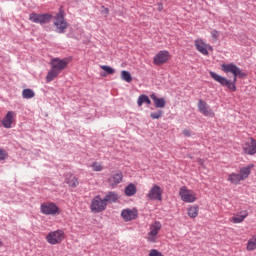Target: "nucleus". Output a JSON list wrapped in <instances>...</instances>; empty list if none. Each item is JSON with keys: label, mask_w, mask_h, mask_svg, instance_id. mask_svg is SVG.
Instances as JSON below:
<instances>
[{"label": "nucleus", "mask_w": 256, "mask_h": 256, "mask_svg": "<svg viewBox=\"0 0 256 256\" xmlns=\"http://www.w3.org/2000/svg\"><path fill=\"white\" fill-rule=\"evenodd\" d=\"M221 69L224 73H232V75H234L233 82L213 71L209 72L210 77H212L216 81V83H219L220 85H222V87H227L229 91L234 93L235 91H237V86L235 85V83H237V77L243 79V77H247V74L233 63L222 64Z\"/></svg>", "instance_id": "1"}, {"label": "nucleus", "mask_w": 256, "mask_h": 256, "mask_svg": "<svg viewBox=\"0 0 256 256\" xmlns=\"http://www.w3.org/2000/svg\"><path fill=\"white\" fill-rule=\"evenodd\" d=\"M163 225H161V222L154 221L149 225V230L146 235V241L148 243H157L159 241V231H161Z\"/></svg>", "instance_id": "2"}, {"label": "nucleus", "mask_w": 256, "mask_h": 256, "mask_svg": "<svg viewBox=\"0 0 256 256\" xmlns=\"http://www.w3.org/2000/svg\"><path fill=\"white\" fill-rule=\"evenodd\" d=\"M46 241L50 245H59L65 241V232L63 230L49 232L46 235Z\"/></svg>", "instance_id": "3"}, {"label": "nucleus", "mask_w": 256, "mask_h": 256, "mask_svg": "<svg viewBox=\"0 0 256 256\" xmlns=\"http://www.w3.org/2000/svg\"><path fill=\"white\" fill-rule=\"evenodd\" d=\"M179 196L184 203H195L197 201V193L188 189L186 186H182L179 190Z\"/></svg>", "instance_id": "4"}, {"label": "nucleus", "mask_w": 256, "mask_h": 256, "mask_svg": "<svg viewBox=\"0 0 256 256\" xmlns=\"http://www.w3.org/2000/svg\"><path fill=\"white\" fill-rule=\"evenodd\" d=\"M54 25L56 27L57 33H65V29L69 27L65 21V11H63V8H60L59 13L56 15Z\"/></svg>", "instance_id": "5"}, {"label": "nucleus", "mask_w": 256, "mask_h": 256, "mask_svg": "<svg viewBox=\"0 0 256 256\" xmlns=\"http://www.w3.org/2000/svg\"><path fill=\"white\" fill-rule=\"evenodd\" d=\"M90 209L92 213H102V211L107 209V203L105 202V199H102L101 196L98 195L91 201Z\"/></svg>", "instance_id": "6"}, {"label": "nucleus", "mask_w": 256, "mask_h": 256, "mask_svg": "<svg viewBox=\"0 0 256 256\" xmlns=\"http://www.w3.org/2000/svg\"><path fill=\"white\" fill-rule=\"evenodd\" d=\"M40 211L43 215H59V206L53 202H44L40 206Z\"/></svg>", "instance_id": "7"}, {"label": "nucleus", "mask_w": 256, "mask_h": 256, "mask_svg": "<svg viewBox=\"0 0 256 256\" xmlns=\"http://www.w3.org/2000/svg\"><path fill=\"white\" fill-rule=\"evenodd\" d=\"M52 19L53 16L51 14L32 13L29 15V20L32 21V23H39L40 25H45V23H49Z\"/></svg>", "instance_id": "8"}, {"label": "nucleus", "mask_w": 256, "mask_h": 256, "mask_svg": "<svg viewBox=\"0 0 256 256\" xmlns=\"http://www.w3.org/2000/svg\"><path fill=\"white\" fill-rule=\"evenodd\" d=\"M147 198L151 201H163V189L157 184L153 185L147 194Z\"/></svg>", "instance_id": "9"}, {"label": "nucleus", "mask_w": 256, "mask_h": 256, "mask_svg": "<svg viewBox=\"0 0 256 256\" xmlns=\"http://www.w3.org/2000/svg\"><path fill=\"white\" fill-rule=\"evenodd\" d=\"M194 45L196 50L201 53V55L209 56V51H213V47L211 45L205 43L202 39H196L194 41Z\"/></svg>", "instance_id": "10"}, {"label": "nucleus", "mask_w": 256, "mask_h": 256, "mask_svg": "<svg viewBox=\"0 0 256 256\" xmlns=\"http://www.w3.org/2000/svg\"><path fill=\"white\" fill-rule=\"evenodd\" d=\"M171 59V54H169V51L167 50H161L159 51L153 59L154 65H165L167 61Z\"/></svg>", "instance_id": "11"}, {"label": "nucleus", "mask_w": 256, "mask_h": 256, "mask_svg": "<svg viewBox=\"0 0 256 256\" xmlns=\"http://www.w3.org/2000/svg\"><path fill=\"white\" fill-rule=\"evenodd\" d=\"M242 149L246 155H255L256 154V140L249 138L246 140L242 146Z\"/></svg>", "instance_id": "12"}, {"label": "nucleus", "mask_w": 256, "mask_h": 256, "mask_svg": "<svg viewBox=\"0 0 256 256\" xmlns=\"http://www.w3.org/2000/svg\"><path fill=\"white\" fill-rule=\"evenodd\" d=\"M139 215V212L135 208H126L122 210L121 217L125 222L133 221L135 220Z\"/></svg>", "instance_id": "13"}, {"label": "nucleus", "mask_w": 256, "mask_h": 256, "mask_svg": "<svg viewBox=\"0 0 256 256\" xmlns=\"http://www.w3.org/2000/svg\"><path fill=\"white\" fill-rule=\"evenodd\" d=\"M68 65L69 61H67V59L56 58L51 62V67L54 69V71H57L59 73H61V71H63L64 69H67Z\"/></svg>", "instance_id": "14"}, {"label": "nucleus", "mask_w": 256, "mask_h": 256, "mask_svg": "<svg viewBox=\"0 0 256 256\" xmlns=\"http://www.w3.org/2000/svg\"><path fill=\"white\" fill-rule=\"evenodd\" d=\"M17 114H15L14 111H8L5 117L2 120V125L5 129H11L13 127V123L15 121V117Z\"/></svg>", "instance_id": "15"}, {"label": "nucleus", "mask_w": 256, "mask_h": 256, "mask_svg": "<svg viewBox=\"0 0 256 256\" xmlns=\"http://www.w3.org/2000/svg\"><path fill=\"white\" fill-rule=\"evenodd\" d=\"M123 181V172L117 171L112 176H110L107 180L108 185L112 188H115Z\"/></svg>", "instance_id": "16"}, {"label": "nucleus", "mask_w": 256, "mask_h": 256, "mask_svg": "<svg viewBox=\"0 0 256 256\" xmlns=\"http://www.w3.org/2000/svg\"><path fill=\"white\" fill-rule=\"evenodd\" d=\"M198 109L202 115H205V117H213L215 115L213 111L209 108V105L207 102L203 100L198 101Z\"/></svg>", "instance_id": "17"}, {"label": "nucleus", "mask_w": 256, "mask_h": 256, "mask_svg": "<svg viewBox=\"0 0 256 256\" xmlns=\"http://www.w3.org/2000/svg\"><path fill=\"white\" fill-rule=\"evenodd\" d=\"M255 167V165L250 164L248 166L242 167L239 170V175L242 181H245V179H249V175H251V170Z\"/></svg>", "instance_id": "18"}, {"label": "nucleus", "mask_w": 256, "mask_h": 256, "mask_svg": "<svg viewBox=\"0 0 256 256\" xmlns=\"http://www.w3.org/2000/svg\"><path fill=\"white\" fill-rule=\"evenodd\" d=\"M65 183H67L69 187L75 188L79 185V180L77 179V176L68 173L65 176Z\"/></svg>", "instance_id": "19"}, {"label": "nucleus", "mask_w": 256, "mask_h": 256, "mask_svg": "<svg viewBox=\"0 0 256 256\" xmlns=\"http://www.w3.org/2000/svg\"><path fill=\"white\" fill-rule=\"evenodd\" d=\"M150 97H151L156 109H163L165 107V105L167 103L165 101V98H159L155 94L150 95Z\"/></svg>", "instance_id": "20"}, {"label": "nucleus", "mask_w": 256, "mask_h": 256, "mask_svg": "<svg viewBox=\"0 0 256 256\" xmlns=\"http://www.w3.org/2000/svg\"><path fill=\"white\" fill-rule=\"evenodd\" d=\"M228 181L232 183V185H239L243 179L239 173H231L228 175Z\"/></svg>", "instance_id": "21"}, {"label": "nucleus", "mask_w": 256, "mask_h": 256, "mask_svg": "<svg viewBox=\"0 0 256 256\" xmlns=\"http://www.w3.org/2000/svg\"><path fill=\"white\" fill-rule=\"evenodd\" d=\"M187 213H188V216H189L191 219H195V218L199 215V206H198V205L190 206V207L187 209Z\"/></svg>", "instance_id": "22"}, {"label": "nucleus", "mask_w": 256, "mask_h": 256, "mask_svg": "<svg viewBox=\"0 0 256 256\" xmlns=\"http://www.w3.org/2000/svg\"><path fill=\"white\" fill-rule=\"evenodd\" d=\"M119 199V194L115 192H109L105 198L104 201L107 203H115Z\"/></svg>", "instance_id": "23"}, {"label": "nucleus", "mask_w": 256, "mask_h": 256, "mask_svg": "<svg viewBox=\"0 0 256 256\" xmlns=\"http://www.w3.org/2000/svg\"><path fill=\"white\" fill-rule=\"evenodd\" d=\"M249 215V213L247 211L242 212L241 215H234L231 218V222L232 223H243V221H245L246 217Z\"/></svg>", "instance_id": "24"}, {"label": "nucleus", "mask_w": 256, "mask_h": 256, "mask_svg": "<svg viewBox=\"0 0 256 256\" xmlns=\"http://www.w3.org/2000/svg\"><path fill=\"white\" fill-rule=\"evenodd\" d=\"M247 251H255L256 249V234L252 235L247 242L246 246Z\"/></svg>", "instance_id": "25"}, {"label": "nucleus", "mask_w": 256, "mask_h": 256, "mask_svg": "<svg viewBox=\"0 0 256 256\" xmlns=\"http://www.w3.org/2000/svg\"><path fill=\"white\" fill-rule=\"evenodd\" d=\"M59 72H57V70L51 68V70L48 72L47 76H46V81L47 83H51V81H53L56 77H59Z\"/></svg>", "instance_id": "26"}, {"label": "nucleus", "mask_w": 256, "mask_h": 256, "mask_svg": "<svg viewBox=\"0 0 256 256\" xmlns=\"http://www.w3.org/2000/svg\"><path fill=\"white\" fill-rule=\"evenodd\" d=\"M135 193H137V188L135 187V184H129L125 188V195H127V197H133Z\"/></svg>", "instance_id": "27"}, {"label": "nucleus", "mask_w": 256, "mask_h": 256, "mask_svg": "<svg viewBox=\"0 0 256 256\" xmlns=\"http://www.w3.org/2000/svg\"><path fill=\"white\" fill-rule=\"evenodd\" d=\"M143 103H146V105H151V99H149V96L147 95H140L137 100L138 107H141Z\"/></svg>", "instance_id": "28"}, {"label": "nucleus", "mask_w": 256, "mask_h": 256, "mask_svg": "<svg viewBox=\"0 0 256 256\" xmlns=\"http://www.w3.org/2000/svg\"><path fill=\"white\" fill-rule=\"evenodd\" d=\"M121 80L126 81V83H131V81H133V77L129 71L123 70L121 72Z\"/></svg>", "instance_id": "29"}, {"label": "nucleus", "mask_w": 256, "mask_h": 256, "mask_svg": "<svg viewBox=\"0 0 256 256\" xmlns=\"http://www.w3.org/2000/svg\"><path fill=\"white\" fill-rule=\"evenodd\" d=\"M23 99H33L35 97V92L32 89H24L22 91Z\"/></svg>", "instance_id": "30"}, {"label": "nucleus", "mask_w": 256, "mask_h": 256, "mask_svg": "<svg viewBox=\"0 0 256 256\" xmlns=\"http://www.w3.org/2000/svg\"><path fill=\"white\" fill-rule=\"evenodd\" d=\"M90 167L92 168L93 171H96V172H101L103 171L104 167L102 166L101 163L99 162H93Z\"/></svg>", "instance_id": "31"}, {"label": "nucleus", "mask_w": 256, "mask_h": 256, "mask_svg": "<svg viewBox=\"0 0 256 256\" xmlns=\"http://www.w3.org/2000/svg\"><path fill=\"white\" fill-rule=\"evenodd\" d=\"M100 68L104 71L107 75H113L115 73V69L111 68V66L101 65Z\"/></svg>", "instance_id": "32"}, {"label": "nucleus", "mask_w": 256, "mask_h": 256, "mask_svg": "<svg viewBox=\"0 0 256 256\" xmlns=\"http://www.w3.org/2000/svg\"><path fill=\"white\" fill-rule=\"evenodd\" d=\"M151 119H161V117H163V111L162 110H158L157 112H152L150 114Z\"/></svg>", "instance_id": "33"}, {"label": "nucleus", "mask_w": 256, "mask_h": 256, "mask_svg": "<svg viewBox=\"0 0 256 256\" xmlns=\"http://www.w3.org/2000/svg\"><path fill=\"white\" fill-rule=\"evenodd\" d=\"M7 157H9V154L7 153V151L0 148V161H5Z\"/></svg>", "instance_id": "34"}, {"label": "nucleus", "mask_w": 256, "mask_h": 256, "mask_svg": "<svg viewBox=\"0 0 256 256\" xmlns=\"http://www.w3.org/2000/svg\"><path fill=\"white\" fill-rule=\"evenodd\" d=\"M148 256H163V253L159 252L157 249L150 250Z\"/></svg>", "instance_id": "35"}, {"label": "nucleus", "mask_w": 256, "mask_h": 256, "mask_svg": "<svg viewBox=\"0 0 256 256\" xmlns=\"http://www.w3.org/2000/svg\"><path fill=\"white\" fill-rule=\"evenodd\" d=\"M211 35H212L213 39H219V31L213 30L211 32Z\"/></svg>", "instance_id": "36"}, {"label": "nucleus", "mask_w": 256, "mask_h": 256, "mask_svg": "<svg viewBox=\"0 0 256 256\" xmlns=\"http://www.w3.org/2000/svg\"><path fill=\"white\" fill-rule=\"evenodd\" d=\"M183 135H184L185 137H191V130H189V129H184V130H183Z\"/></svg>", "instance_id": "37"}, {"label": "nucleus", "mask_w": 256, "mask_h": 256, "mask_svg": "<svg viewBox=\"0 0 256 256\" xmlns=\"http://www.w3.org/2000/svg\"><path fill=\"white\" fill-rule=\"evenodd\" d=\"M101 9L104 15H107L109 13V8H105V6H102Z\"/></svg>", "instance_id": "38"}, {"label": "nucleus", "mask_w": 256, "mask_h": 256, "mask_svg": "<svg viewBox=\"0 0 256 256\" xmlns=\"http://www.w3.org/2000/svg\"><path fill=\"white\" fill-rule=\"evenodd\" d=\"M158 11H163V3L158 4Z\"/></svg>", "instance_id": "39"}, {"label": "nucleus", "mask_w": 256, "mask_h": 256, "mask_svg": "<svg viewBox=\"0 0 256 256\" xmlns=\"http://www.w3.org/2000/svg\"><path fill=\"white\" fill-rule=\"evenodd\" d=\"M106 76H107L106 72L101 73V77H106Z\"/></svg>", "instance_id": "40"}, {"label": "nucleus", "mask_w": 256, "mask_h": 256, "mask_svg": "<svg viewBox=\"0 0 256 256\" xmlns=\"http://www.w3.org/2000/svg\"><path fill=\"white\" fill-rule=\"evenodd\" d=\"M0 247H3V241L0 240Z\"/></svg>", "instance_id": "41"}]
</instances>
